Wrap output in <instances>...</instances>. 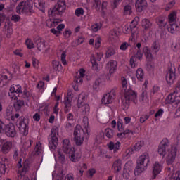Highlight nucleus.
I'll return each instance as SVG.
<instances>
[{
	"mask_svg": "<svg viewBox=\"0 0 180 180\" xmlns=\"http://www.w3.org/2000/svg\"><path fill=\"white\" fill-rule=\"evenodd\" d=\"M178 149L175 146H172L170 149L168 150L167 156L166 158V162L167 165L170 167H167V174L170 176V180H180V173L179 171L174 173L175 167H174V163L175 162V158H176V153Z\"/></svg>",
	"mask_w": 180,
	"mask_h": 180,
	"instance_id": "1",
	"label": "nucleus"
},
{
	"mask_svg": "<svg viewBox=\"0 0 180 180\" xmlns=\"http://www.w3.org/2000/svg\"><path fill=\"white\" fill-rule=\"evenodd\" d=\"M150 164V154L145 152L141 155H140L137 160V165L135 169V175H141Z\"/></svg>",
	"mask_w": 180,
	"mask_h": 180,
	"instance_id": "2",
	"label": "nucleus"
},
{
	"mask_svg": "<svg viewBox=\"0 0 180 180\" xmlns=\"http://www.w3.org/2000/svg\"><path fill=\"white\" fill-rule=\"evenodd\" d=\"M130 102L137 103V93L129 88L124 91V97L122 98V108L124 110L129 109Z\"/></svg>",
	"mask_w": 180,
	"mask_h": 180,
	"instance_id": "3",
	"label": "nucleus"
},
{
	"mask_svg": "<svg viewBox=\"0 0 180 180\" xmlns=\"http://www.w3.org/2000/svg\"><path fill=\"white\" fill-rule=\"evenodd\" d=\"M74 141L76 146H82L84 144V139L85 137V131L81 125L77 124L76 125L74 133Z\"/></svg>",
	"mask_w": 180,
	"mask_h": 180,
	"instance_id": "4",
	"label": "nucleus"
},
{
	"mask_svg": "<svg viewBox=\"0 0 180 180\" xmlns=\"http://www.w3.org/2000/svg\"><path fill=\"white\" fill-rule=\"evenodd\" d=\"M67 5L65 4V0H59L55 5L54 8L49 11V15L51 16H56V15H63L65 12Z\"/></svg>",
	"mask_w": 180,
	"mask_h": 180,
	"instance_id": "5",
	"label": "nucleus"
},
{
	"mask_svg": "<svg viewBox=\"0 0 180 180\" xmlns=\"http://www.w3.org/2000/svg\"><path fill=\"white\" fill-rule=\"evenodd\" d=\"M16 126L20 130V133L23 136L29 134V121L25 119V117H20L17 120Z\"/></svg>",
	"mask_w": 180,
	"mask_h": 180,
	"instance_id": "6",
	"label": "nucleus"
},
{
	"mask_svg": "<svg viewBox=\"0 0 180 180\" xmlns=\"http://www.w3.org/2000/svg\"><path fill=\"white\" fill-rule=\"evenodd\" d=\"M17 13H29L33 11V6L30 1L20 2L16 7Z\"/></svg>",
	"mask_w": 180,
	"mask_h": 180,
	"instance_id": "7",
	"label": "nucleus"
},
{
	"mask_svg": "<svg viewBox=\"0 0 180 180\" xmlns=\"http://www.w3.org/2000/svg\"><path fill=\"white\" fill-rule=\"evenodd\" d=\"M4 134L6 136H7V137H11V139L16 137L18 135V131H16V127H15V124H13L12 122L7 124Z\"/></svg>",
	"mask_w": 180,
	"mask_h": 180,
	"instance_id": "8",
	"label": "nucleus"
},
{
	"mask_svg": "<svg viewBox=\"0 0 180 180\" xmlns=\"http://www.w3.org/2000/svg\"><path fill=\"white\" fill-rule=\"evenodd\" d=\"M176 77L175 67L171 66L168 68L166 74V81L170 85L174 84Z\"/></svg>",
	"mask_w": 180,
	"mask_h": 180,
	"instance_id": "9",
	"label": "nucleus"
},
{
	"mask_svg": "<svg viewBox=\"0 0 180 180\" xmlns=\"http://www.w3.org/2000/svg\"><path fill=\"white\" fill-rule=\"evenodd\" d=\"M10 92L11 94H9V96H11V99H14V101L18 100V96H20L22 95V86L20 85H15L13 86L10 88ZM13 94H18V96L14 95Z\"/></svg>",
	"mask_w": 180,
	"mask_h": 180,
	"instance_id": "10",
	"label": "nucleus"
},
{
	"mask_svg": "<svg viewBox=\"0 0 180 180\" xmlns=\"http://www.w3.org/2000/svg\"><path fill=\"white\" fill-rule=\"evenodd\" d=\"M115 99V90H111L109 93L105 94L101 100L103 105H109Z\"/></svg>",
	"mask_w": 180,
	"mask_h": 180,
	"instance_id": "11",
	"label": "nucleus"
},
{
	"mask_svg": "<svg viewBox=\"0 0 180 180\" xmlns=\"http://www.w3.org/2000/svg\"><path fill=\"white\" fill-rule=\"evenodd\" d=\"M137 58L139 61H141V59L143 58V53H141V51L140 50L137 51L136 56H133L130 58L129 63L131 68H136V67H137Z\"/></svg>",
	"mask_w": 180,
	"mask_h": 180,
	"instance_id": "12",
	"label": "nucleus"
},
{
	"mask_svg": "<svg viewBox=\"0 0 180 180\" xmlns=\"http://www.w3.org/2000/svg\"><path fill=\"white\" fill-rule=\"evenodd\" d=\"M63 151L65 153V154H72L74 153V148L71 146V142L67 139L63 141Z\"/></svg>",
	"mask_w": 180,
	"mask_h": 180,
	"instance_id": "13",
	"label": "nucleus"
},
{
	"mask_svg": "<svg viewBox=\"0 0 180 180\" xmlns=\"http://www.w3.org/2000/svg\"><path fill=\"white\" fill-rule=\"evenodd\" d=\"M133 163L131 162H128L125 164L122 176L124 179H129L130 175H131V172L133 171Z\"/></svg>",
	"mask_w": 180,
	"mask_h": 180,
	"instance_id": "14",
	"label": "nucleus"
},
{
	"mask_svg": "<svg viewBox=\"0 0 180 180\" xmlns=\"http://www.w3.org/2000/svg\"><path fill=\"white\" fill-rule=\"evenodd\" d=\"M9 166V160L6 158L3 157L0 159V172L1 174L5 175L6 172V169H8V167Z\"/></svg>",
	"mask_w": 180,
	"mask_h": 180,
	"instance_id": "15",
	"label": "nucleus"
},
{
	"mask_svg": "<svg viewBox=\"0 0 180 180\" xmlns=\"http://www.w3.org/2000/svg\"><path fill=\"white\" fill-rule=\"evenodd\" d=\"M35 44H37V48L39 51H43L46 49V41L40 37H36L34 39Z\"/></svg>",
	"mask_w": 180,
	"mask_h": 180,
	"instance_id": "16",
	"label": "nucleus"
},
{
	"mask_svg": "<svg viewBox=\"0 0 180 180\" xmlns=\"http://www.w3.org/2000/svg\"><path fill=\"white\" fill-rule=\"evenodd\" d=\"M135 6L137 12H143L147 8V1L146 0H136Z\"/></svg>",
	"mask_w": 180,
	"mask_h": 180,
	"instance_id": "17",
	"label": "nucleus"
},
{
	"mask_svg": "<svg viewBox=\"0 0 180 180\" xmlns=\"http://www.w3.org/2000/svg\"><path fill=\"white\" fill-rule=\"evenodd\" d=\"M81 151L75 150L74 149V152L70 153V160L72 161V162H78L79 160H81L82 157Z\"/></svg>",
	"mask_w": 180,
	"mask_h": 180,
	"instance_id": "18",
	"label": "nucleus"
},
{
	"mask_svg": "<svg viewBox=\"0 0 180 180\" xmlns=\"http://www.w3.org/2000/svg\"><path fill=\"white\" fill-rule=\"evenodd\" d=\"M162 169V165H161V164H160V162H155L153 164V179H155L157 175H158V174H160V172H161V170Z\"/></svg>",
	"mask_w": 180,
	"mask_h": 180,
	"instance_id": "19",
	"label": "nucleus"
},
{
	"mask_svg": "<svg viewBox=\"0 0 180 180\" xmlns=\"http://www.w3.org/2000/svg\"><path fill=\"white\" fill-rule=\"evenodd\" d=\"M12 149V141H6L1 147V151L3 154H8Z\"/></svg>",
	"mask_w": 180,
	"mask_h": 180,
	"instance_id": "20",
	"label": "nucleus"
},
{
	"mask_svg": "<svg viewBox=\"0 0 180 180\" xmlns=\"http://www.w3.org/2000/svg\"><path fill=\"white\" fill-rule=\"evenodd\" d=\"M101 55H99L98 53L96 55V58L95 56H92L91 58L92 68L95 71H98V63H96V61H101Z\"/></svg>",
	"mask_w": 180,
	"mask_h": 180,
	"instance_id": "21",
	"label": "nucleus"
},
{
	"mask_svg": "<svg viewBox=\"0 0 180 180\" xmlns=\"http://www.w3.org/2000/svg\"><path fill=\"white\" fill-rule=\"evenodd\" d=\"M77 106L83 116H85V115H88V113H89L90 108L89 104H79Z\"/></svg>",
	"mask_w": 180,
	"mask_h": 180,
	"instance_id": "22",
	"label": "nucleus"
},
{
	"mask_svg": "<svg viewBox=\"0 0 180 180\" xmlns=\"http://www.w3.org/2000/svg\"><path fill=\"white\" fill-rule=\"evenodd\" d=\"M108 147L110 151L113 150V153H117L120 148V142L117 141L115 143H114L111 141L108 144Z\"/></svg>",
	"mask_w": 180,
	"mask_h": 180,
	"instance_id": "23",
	"label": "nucleus"
},
{
	"mask_svg": "<svg viewBox=\"0 0 180 180\" xmlns=\"http://www.w3.org/2000/svg\"><path fill=\"white\" fill-rule=\"evenodd\" d=\"M112 169H114V172H115V174L122 171V160L120 159H117L113 162Z\"/></svg>",
	"mask_w": 180,
	"mask_h": 180,
	"instance_id": "24",
	"label": "nucleus"
},
{
	"mask_svg": "<svg viewBox=\"0 0 180 180\" xmlns=\"http://www.w3.org/2000/svg\"><path fill=\"white\" fill-rule=\"evenodd\" d=\"M10 23L11 22L9 21H6L3 29L4 32H6V34H7V37H10L13 32L12 26H11Z\"/></svg>",
	"mask_w": 180,
	"mask_h": 180,
	"instance_id": "25",
	"label": "nucleus"
},
{
	"mask_svg": "<svg viewBox=\"0 0 180 180\" xmlns=\"http://www.w3.org/2000/svg\"><path fill=\"white\" fill-rule=\"evenodd\" d=\"M178 29H179V27H178V25H176L175 22L169 23L167 27L168 32L173 34L178 32Z\"/></svg>",
	"mask_w": 180,
	"mask_h": 180,
	"instance_id": "26",
	"label": "nucleus"
},
{
	"mask_svg": "<svg viewBox=\"0 0 180 180\" xmlns=\"http://www.w3.org/2000/svg\"><path fill=\"white\" fill-rule=\"evenodd\" d=\"M117 65V63L115 62L114 60H110L107 63V67L108 70H110V72L113 74L115 71H116V67Z\"/></svg>",
	"mask_w": 180,
	"mask_h": 180,
	"instance_id": "27",
	"label": "nucleus"
},
{
	"mask_svg": "<svg viewBox=\"0 0 180 180\" xmlns=\"http://www.w3.org/2000/svg\"><path fill=\"white\" fill-rule=\"evenodd\" d=\"M139 102L141 105L148 103V96L147 95V91H143L139 97Z\"/></svg>",
	"mask_w": 180,
	"mask_h": 180,
	"instance_id": "28",
	"label": "nucleus"
},
{
	"mask_svg": "<svg viewBox=\"0 0 180 180\" xmlns=\"http://www.w3.org/2000/svg\"><path fill=\"white\" fill-rule=\"evenodd\" d=\"M57 146H58V138H51L49 143V148L55 150L57 148Z\"/></svg>",
	"mask_w": 180,
	"mask_h": 180,
	"instance_id": "29",
	"label": "nucleus"
},
{
	"mask_svg": "<svg viewBox=\"0 0 180 180\" xmlns=\"http://www.w3.org/2000/svg\"><path fill=\"white\" fill-rule=\"evenodd\" d=\"M152 26L153 22H151V21H150L148 19L145 18L142 20V27H143L145 30H148L149 29H151Z\"/></svg>",
	"mask_w": 180,
	"mask_h": 180,
	"instance_id": "30",
	"label": "nucleus"
},
{
	"mask_svg": "<svg viewBox=\"0 0 180 180\" xmlns=\"http://www.w3.org/2000/svg\"><path fill=\"white\" fill-rule=\"evenodd\" d=\"M27 171H29V164H27V162H25L22 170H18V176H25Z\"/></svg>",
	"mask_w": 180,
	"mask_h": 180,
	"instance_id": "31",
	"label": "nucleus"
},
{
	"mask_svg": "<svg viewBox=\"0 0 180 180\" xmlns=\"http://www.w3.org/2000/svg\"><path fill=\"white\" fill-rule=\"evenodd\" d=\"M151 49L154 53H158L161 49L160 41H155L152 44Z\"/></svg>",
	"mask_w": 180,
	"mask_h": 180,
	"instance_id": "32",
	"label": "nucleus"
},
{
	"mask_svg": "<svg viewBox=\"0 0 180 180\" xmlns=\"http://www.w3.org/2000/svg\"><path fill=\"white\" fill-rule=\"evenodd\" d=\"M34 5L35 8H37L39 11H43V9H44V1L43 0H34Z\"/></svg>",
	"mask_w": 180,
	"mask_h": 180,
	"instance_id": "33",
	"label": "nucleus"
},
{
	"mask_svg": "<svg viewBox=\"0 0 180 180\" xmlns=\"http://www.w3.org/2000/svg\"><path fill=\"white\" fill-rule=\"evenodd\" d=\"M121 85H122V91L124 92L129 89V83L127 82V79L124 77H121Z\"/></svg>",
	"mask_w": 180,
	"mask_h": 180,
	"instance_id": "34",
	"label": "nucleus"
},
{
	"mask_svg": "<svg viewBox=\"0 0 180 180\" xmlns=\"http://www.w3.org/2000/svg\"><path fill=\"white\" fill-rule=\"evenodd\" d=\"M22 106H25V101L23 100H18L17 97V101L14 103V108L18 111L20 110Z\"/></svg>",
	"mask_w": 180,
	"mask_h": 180,
	"instance_id": "35",
	"label": "nucleus"
},
{
	"mask_svg": "<svg viewBox=\"0 0 180 180\" xmlns=\"http://www.w3.org/2000/svg\"><path fill=\"white\" fill-rule=\"evenodd\" d=\"M136 77L138 81H143L144 71H143V69H141V68L137 69Z\"/></svg>",
	"mask_w": 180,
	"mask_h": 180,
	"instance_id": "36",
	"label": "nucleus"
},
{
	"mask_svg": "<svg viewBox=\"0 0 180 180\" xmlns=\"http://www.w3.org/2000/svg\"><path fill=\"white\" fill-rule=\"evenodd\" d=\"M169 23H175L176 22V12L173 11L168 15Z\"/></svg>",
	"mask_w": 180,
	"mask_h": 180,
	"instance_id": "37",
	"label": "nucleus"
},
{
	"mask_svg": "<svg viewBox=\"0 0 180 180\" xmlns=\"http://www.w3.org/2000/svg\"><path fill=\"white\" fill-rule=\"evenodd\" d=\"M86 101V96L85 94L82 93L79 95V98L77 100V105L85 104V101Z\"/></svg>",
	"mask_w": 180,
	"mask_h": 180,
	"instance_id": "38",
	"label": "nucleus"
},
{
	"mask_svg": "<svg viewBox=\"0 0 180 180\" xmlns=\"http://www.w3.org/2000/svg\"><path fill=\"white\" fill-rule=\"evenodd\" d=\"M51 139H58V128L53 127L51 131Z\"/></svg>",
	"mask_w": 180,
	"mask_h": 180,
	"instance_id": "39",
	"label": "nucleus"
},
{
	"mask_svg": "<svg viewBox=\"0 0 180 180\" xmlns=\"http://www.w3.org/2000/svg\"><path fill=\"white\" fill-rule=\"evenodd\" d=\"M55 158L56 160H58V161H60V162H63L65 160V156L61 151L58 150L57 153L55 155Z\"/></svg>",
	"mask_w": 180,
	"mask_h": 180,
	"instance_id": "40",
	"label": "nucleus"
},
{
	"mask_svg": "<svg viewBox=\"0 0 180 180\" xmlns=\"http://www.w3.org/2000/svg\"><path fill=\"white\" fill-rule=\"evenodd\" d=\"M143 53H144L147 60H152L153 53H151V50H150L148 47H147V46L144 47Z\"/></svg>",
	"mask_w": 180,
	"mask_h": 180,
	"instance_id": "41",
	"label": "nucleus"
},
{
	"mask_svg": "<svg viewBox=\"0 0 180 180\" xmlns=\"http://www.w3.org/2000/svg\"><path fill=\"white\" fill-rule=\"evenodd\" d=\"M157 23L159 27H165L167 26V22L165 21V18H158L157 19Z\"/></svg>",
	"mask_w": 180,
	"mask_h": 180,
	"instance_id": "42",
	"label": "nucleus"
},
{
	"mask_svg": "<svg viewBox=\"0 0 180 180\" xmlns=\"http://www.w3.org/2000/svg\"><path fill=\"white\" fill-rule=\"evenodd\" d=\"M144 146V141H138L132 148H134V150L139 151L141 150V147Z\"/></svg>",
	"mask_w": 180,
	"mask_h": 180,
	"instance_id": "43",
	"label": "nucleus"
},
{
	"mask_svg": "<svg viewBox=\"0 0 180 180\" xmlns=\"http://www.w3.org/2000/svg\"><path fill=\"white\" fill-rule=\"evenodd\" d=\"M32 144H33L32 140H27L25 142L22 144V149L23 150H29L30 147H32Z\"/></svg>",
	"mask_w": 180,
	"mask_h": 180,
	"instance_id": "44",
	"label": "nucleus"
},
{
	"mask_svg": "<svg viewBox=\"0 0 180 180\" xmlns=\"http://www.w3.org/2000/svg\"><path fill=\"white\" fill-rule=\"evenodd\" d=\"M176 102V95L169 94L166 98V103H174Z\"/></svg>",
	"mask_w": 180,
	"mask_h": 180,
	"instance_id": "45",
	"label": "nucleus"
},
{
	"mask_svg": "<svg viewBox=\"0 0 180 180\" xmlns=\"http://www.w3.org/2000/svg\"><path fill=\"white\" fill-rule=\"evenodd\" d=\"M116 54V51L113 48H108V49L106 51L105 57L107 58H110V57H112V56H115Z\"/></svg>",
	"mask_w": 180,
	"mask_h": 180,
	"instance_id": "46",
	"label": "nucleus"
},
{
	"mask_svg": "<svg viewBox=\"0 0 180 180\" xmlns=\"http://www.w3.org/2000/svg\"><path fill=\"white\" fill-rule=\"evenodd\" d=\"M20 96H22L23 99H27V101H29V99H30V96H32V94H30V92H29V91L25 89L23 92L21 93Z\"/></svg>",
	"mask_w": 180,
	"mask_h": 180,
	"instance_id": "47",
	"label": "nucleus"
},
{
	"mask_svg": "<svg viewBox=\"0 0 180 180\" xmlns=\"http://www.w3.org/2000/svg\"><path fill=\"white\" fill-rule=\"evenodd\" d=\"M161 147H163L165 150L169 147V140L168 139H164L160 143Z\"/></svg>",
	"mask_w": 180,
	"mask_h": 180,
	"instance_id": "48",
	"label": "nucleus"
},
{
	"mask_svg": "<svg viewBox=\"0 0 180 180\" xmlns=\"http://www.w3.org/2000/svg\"><path fill=\"white\" fill-rule=\"evenodd\" d=\"M52 64H53V70H55V71H60V70H61L62 65L59 61L53 60Z\"/></svg>",
	"mask_w": 180,
	"mask_h": 180,
	"instance_id": "49",
	"label": "nucleus"
},
{
	"mask_svg": "<svg viewBox=\"0 0 180 180\" xmlns=\"http://www.w3.org/2000/svg\"><path fill=\"white\" fill-rule=\"evenodd\" d=\"M101 1L100 0H94L93 3V8L94 9H96L97 12H99L101 11Z\"/></svg>",
	"mask_w": 180,
	"mask_h": 180,
	"instance_id": "50",
	"label": "nucleus"
},
{
	"mask_svg": "<svg viewBox=\"0 0 180 180\" xmlns=\"http://www.w3.org/2000/svg\"><path fill=\"white\" fill-rule=\"evenodd\" d=\"M115 134V131L113 129L110 128H108L105 129V136L108 137V139H112Z\"/></svg>",
	"mask_w": 180,
	"mask_h": 180,
	"instance_id": "51",
	"label": "nucleus"
},
{
	"mask_svg": "<svg viewBox=\"0 0 180 180\" xmlns=\"http://www.w3.org/2000/svg\"><path fill=\"white\" fill-rule=\"evenodd\" d=\"M133 11L131 10V6L126 5L124 7V15H131Z\"/></svg>",
	"mask_w": 180,
	"mask_h": 180,
	"instance_id": "52",
	"label": "nucleus"
},
{
	"mask_svg": "<svg viewBox=\"0 0 180 180\" xmlns=\"http://www.w3.org/2000/svg\"><path fill=\"white\" fill-rule=\"evenodd\" d=\"M102 82H103V80L102 79H101V78L96 79L93 85L94 89H98V88H99V86H101V84H102Z\"/></svg>",
	"mask_w": 180,
	"mask_h": 180,
	"instance_id": "53",
	"label": "nucleus"
},
{
	"mask_svg": "<svg viewBox=\"0 0 180 180\" xmlns=\"http://www.w3.org/2000/svg\"><path fill=\"white\" fill-rule=\"evenodd\" d=\"M135 153H136V151L134 150V149L133 148H129L126 150L124 155H125L126 158H129L130 157V155H131V154H134Z\"/></svg>",
	"mask_w": 180,
	"mask_h": 180,
	"instance_id": "54",
	"label": "nucleus"
},
{
	"mask_svg": "<svg viewBox=\"0 0 180 180\" xmlns=\"http://www.w3.org/2000/svg\"><path fill=\"white\" fill-rule=\"evenodd\" d=\"M25 44L27 47V49H34V44L33 43V41L30 39H27L26 41H25Z\"/></svg>",
	"mask_w": 180,
	"mask_h": 180,
	"instance_id": "55",
	"label": "nucleus"
},
{
	"mask_svg": "<svg viewBox=\"0 0 180 180\" xmlns=\"http://www.w3.org/2000/svg\"><path fill=\"white\" fill-rule=\"evenodd\" d=\"M158 153L160 154V155H162V157H165L167 153V149L159 145Z\"/></svg>",
	"mask_w": 180,
	"mask_h": 180,
	"instance_id": "56",
	"label": "nucleus"
},
{
	"mask_svg": "<svg viewBox=\"0 0 180 180\" xmlns=\"http://www.w3.org/2000/svg\"><path fill=\"white\" fill-rule=\"evenodd\" d=\"M34 153L39 155L41 153V143L40 142L37 143L35 148H34Z\"/></svg>",
	"mask_w": 180,
	"mask_h": 180,
	"instance_id": "57",
	"label": "nucleus"
},
{
	"mask_svg": "<svg viewBox=\"0 0 180 180\" xmlns=\"http://www.w3.org/2000/svg\"><path fill=\"white\" fill-rule=\"evenodd\" d=\"M101 27H102V24L98 22L91 26V30L93 32H98V30H101Z\"/></svg>",
	"mask_w": 180,
	"mask_h": 180,
	"instance_id": "58",
	"label": "nucleus"
},
{
	"mask_svg": "<svg viewBox=\"0 0 180 180\" xmlns=\"http://www.w3.org/2000/svg\"><path fill=\"white\" fill-rule=\"evenodd\" d=\"M82 125L84 129H88V126H89V121L88 120V117H84L82 121Z\"/></svg>",
	"mask_w": 180,
	"mask_h": 180,
	"instance_id": "59",
	"label": "nucleus"
},
{
	"mask_svg": "<svg viewBox=\"0 0 180 180\" xmlns=\"http://www.w3.org/2000/svg\"><path fill=\"white\" fill-rule=\"evenodd\" d=\"M65 113H68L71 110V103H67L65 101Z\"/></svg>",
	"mask_w": 180,
	"mask_h": 180,
	"instance_id": "60",
	"label": "nucleus"
},
{
	"mask_svg": "<svg viewBox=\"0 0 180 180\" xmlns=\"http://www.w3.org/2000/svg\"><path fill=\"white\" fill-rule=\"evenodd\" d=\"M75 15L77 17L82 16V15H84V9L82 8H78L75 10Z\"/></svg>",
	"mask_w": 180,
	"mask_h": 180,
	"instance_id": "61",
	"label": "nucleus"
},
{
	"mask_svg": "<svg viewBox=\"0 0 180 180\" xmlns=\"http://www.w3.org/2000/svg\"><path fill=\"white\" fill-rule=\"evenodd\" d=\"M5 129H6V124L0 120V133H5Z\"/></svg>",
	"mask_w": 180,
	"mask_h": 180,
	"instance_id": "62",
	"label": "nucleus"
},
{
	"mask_svg": "<svg viewBox=\"0 0 180 180\" xmlns=\"http://www.w3.org/2000/svg\"><path fill=\"white\" fill-rule=\"evenodd\" d=\"M56 178L58 180H61L64 178V170L60 169L58 173H57Z\"/></svg>",
	"mask_w": 180,
	"mask_h": 180,
	"instance_id": "63",
	"label": "nucleus"
},
{
	"mask_svg": "<svg viewBox=\"0 0 180 180\" xmlns=\"http://www.w3.org/2000/svg\"><path fill=\"white\" fill-rule=\"evenodd\" d=\"M72 101V94L68 93L67 97L65 98V102L71 103Z\"/></svg>",
	"mask_w": 180,
	"mask_h": 180,
	"instance_id": "64",
	"label": "nucleus"
}]
</instances>
